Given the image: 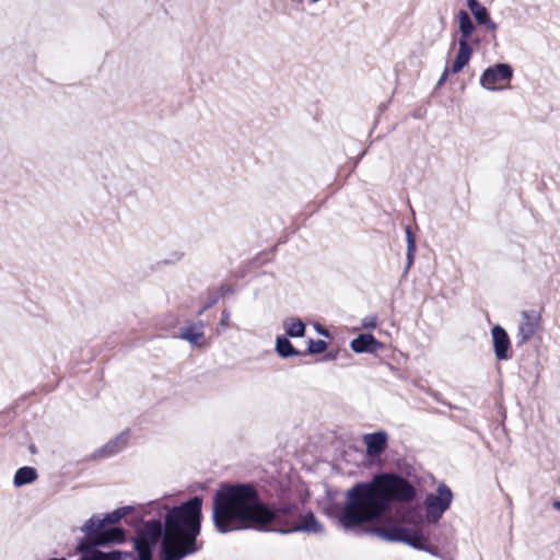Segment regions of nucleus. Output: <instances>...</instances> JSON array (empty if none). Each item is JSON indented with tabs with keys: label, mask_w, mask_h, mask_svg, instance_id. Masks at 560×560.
<instances>
[{
	"label": "nucleus",
	"mask_w": 560,
	"mask_h": 560,
	"mask_svg": "<svg viewBox=\"0 0 560 560\" xmlns=\"http://www.w3.org/2000/svg\"><path fill=\"white\" fill-rule=\"evenodd\" d=\"M416 489L405 478L394 474H380L369 482L354 485L346 492V502L339 515L340 525L354 529L364 524H377L371 529L382 540L402 541L415 548L423 549L422 536L409 533L400 524L406 522L405 514L396 510L395 502H410Z\"/></svg>",
	"instance_id": "nucleus-1"
},
{
	"label": "nucleus",
	"mask_w": 560,
	"mask_h": 560,
	"mask_svg": "<svg viewBox=\"0 0 560 560\" xmlns=\"http://www.w3.org/2000/svg\"><path fill=\"white\" fill-rule=\"evenodd\" d=\"M276 520L273 510L250 483H221L212 499V521L220 534L255 529L269 532Z\"/></svg>",
	"instance_id": "nucleus-2"
},
{
	"label": "nucleus",
	"mask_w": 560,
	"mask_h": 560,
	"mask_svg": "<svg viewBox=\"0 0 560 560\" xmlns=\"http://www.w3.org/2000/svg\"><path fill=\"white\" fill-rule=\"evenodd\" d=\"M201 506L200 497L171 509L163 506L166 513L160 560H183L199 550L197 537L201 529Z\"/></svg>",
	"instance_id": "nucleus-3"
},
{
	"label": "nucleus",
	"mask_w": 560,
	"mask_h": 560,
	"mask_svg": "<svg viewBox=\"0 0 560 560\" xmlns=\"http://www.w3.org/2000/svg\"><path fill=\"white\" fill-rule=\"evenodd\" d=\"M276 520L270 530L281 534L302 532L307 534L324 533L323 525L312 512L301 513L294 504H283L273 510Z\"/></svg>",
	"instance_id": "nucleus-4"
},
{
	"label": "nucleus",
	"mask_w": 560,
	"mask_h": 560,
	"mask_svg": "<svg viewBox=\"0 0 560 560\" xmlns=\"http://www.w3.org/2000/svg\"><path fill=\"white\" fill-rule=\"evenodd\" d=\"M454 18L459 33L458 49L452 65V72L456 74L469 63L474 52L472 45H478L480 39L474 36L476 25L466 10H458Z\"/></svg>",
	"instance_id": "nucleus-5"
},
{
	"label": "nucleus",
	"mask_w": 560,
	"mask_h": 560,
	"mask_svg": "<svg viewBox=\"0 0 560 560\" xmlns=\"http://www.w3.org/2000/svg\"><path fill=\"white\" fill-rule=\"evenodd\" d=\"M164 535V525L159 520H151L143 524V527L135 538V549L138 560H151L152 550L160 537Z\"/></svg>",
	"instance_id": "nucleus-6"
},
{
	"label": "nucleus",
	"mask_w": 560,
	"mask_h": 560,
	"mask_svg": "<svg viewBox=\"0 0 560 560\" xmlns=\"http://www.w3.org/2000/svg\"><path fill=\"white\" fill-rule=\"evenodd\" d=\"M513 78V68L509 63H495L483 70L479 84L488 91H502Z\"/></svg>",
	"instance_id": "nucleus-7"
},
{
	"label": "nucleus",
	"mask_w": 560,
	"mask_h": 560,
	"mask_svg": "<svg viewBox=\"0 0 560 560\" xmlns=\"http://www.w3.org/2000/svg\"><path fill=\"white\" fill-rule=\"evenodd\" d=\"M81 530L92 538L93 546H104L107 544H120L125 540V532L119 527L108 529L100 528L94 517L88 520L81 527Z\"/></svg>",
	"instance_id": "nucleus-8"
},
{
	"label": "nucleus",
	"mask_w": 560,
	"mask_h": 560,
	"mask_svg": "<svg viewBox=\"0 0 560 560\" xmlns=\"http://www.w3.org/2000/svg\"><path fill=\"white\" fill-rule=\"evenodd\" d=\"M452 500L451 489L444 483L439 485L435 493L428 494L424 501L428 520L438 522L450 508Z\"/></svg>",
	"instance_id": "nucleus-9"
},
{
	"label": "nucleus",
	"mask_w": 560,
	"mask_h": 560,
	"mask_svg": "<svg viewBox=\"0 0 560 560\" xmlns=\"http://www.w3.org/2000/svg\"><path fill=\"white\" fill-rule=\"evenodd\" d=\"M541 316L535 310L523 311L517 326L518 345L528 342L540 328Z\"/></svg>",
	"instance_id": "nucleus-10"
},
{
	"label": "nucleus",
	"mask_w": 560,
	"mask_h": 560,
	"mask_svg": "<svg viewBox=\"0 0 560 560\" xmlns=\"http://www.w3.org/2000/svg\"><path fill=\"white\" fill-rule=\"evenodd\" d=\"M494 354L498 360L509 359L510 339L506 331L499 325L491 329Z\"/></svg>",
	"instance_id": "nucleus-11"
},
{
	"label": "nucleus",
	"mask_w": 560,
	"mask_h": 560,
	"mask_svg": "<svg viewBox=\"0 0 560 560\" xmlns=\"http://www.w3.org/2000/svg\"><path fill=\"white\" fill-rule=\"evenodd\" d=\"M203 322L199 320L189 326L183 327L179 330V338L188 341L194 346H203L205 343V334H203Z\"/></svg>",
	"instance_id": "nucleus-12"
},
{
	"label": "nucleus",
	"mask_w": 560,
	"mask_h": 560,
	"mask_svg": "<svg viewBox=\"0 0 560 560\" xmlns=\"http://www.w3.org/2000/svg\"><path fill=\"white\" fill-rule=\"evenodd\" d=\"M363 441L366 446V453L370 456H377L387 446V434L385 432L365 434Z\"/></svg>",
	"instance_id": "nucleus-13"
},
{
	"label": "nucleus",
	"mask_w": 560,
	"mask_h": 560,
	"mask_svg": "<svg viewBox=\"0 0 560 560\" xmlns=\"http://www.w3.org/2000/svg\"><path fill=\"white\" fill-rule=\"evenodd\" d=\"M350 347L354 352L363 353L375 352L382 347V345L373 337V335L361 334L351 341Z\"/></svg>",
	"instance_id": "nucleus-14"
},
{
	"label": "nucleus",
	"mask_w": 560,
	"mask_h": 560,
	"mask_svg": "<svg viewBox=\"0 0 560 560\" xmlns=\"http://www.w3.org/2000/svg\"><path fill=\"white\" fill-rule=\"evenodd\" d=\"M128 442V434L121 433L117 435L115 439L110 440L108 443H106L103 447H101L96 453L95 457H110L113 455H116L120 451L124 450Z\"/></svg>",
	"instance_id": "nucleus-15"
},
{
	"label": "nucleus",
	"mask_w": 560,
	"mask_h": 560,
	"mask_svg": "<svg viewBox=\"0 0 560 560\" xmlns=\"http://www.w3.org/2000/svg\"><path fill=\"white\" fill-rule=\"evenodd\" d=\"M135 508L131 505L121 506L119 509L114 510L110 513H107L103 518L95 520L98 523V529L105 527L106 524H115L120 521L122 517L132 513Z\"/></svg>",
	"instance_id": "nucleus-16"
},
{
	"label": "nucleus",
	"mask_w": 560,
	"mask_h": 560,
	"mask_svg": "<svg viewBox=\"0 0 560 560\" xmlns=\"http://www.w3.org/2000/svg\"><path fill=\"white\" fill-rule=\"evenodd\" d=\"M285 335L291 338H300L305 334V324L298 317H288L283 320Z\"/></svg>",
	"instance_id": "nucleus-17"
},
{
	"label": "nucleus",
	"mask_w": 560,
	"mask_h": 560,
	"mask_svg": "<svg viewBox=\"0 0 560 560\" xmlns=\"http://www.w3.org/2000/svg\"><path fill=\"white\" fill-rule=\"evenodd\" d=\"M37 479V472L33 467H21L16 470L13 479V483L15 487H22L28 483H32Z\"/></svg>",
	"instance_id": "nucleus-18"
},
{
	"label": "nucleus",
	"mask_w": 560,
	"mask_h": 560,
	"mask_svg": "<svg viewBox=\"0 0 560 560\" xmlns=\"http://www.w3.org/2000/svg\"><path fill=\"white\" fill-rule=\"evenodd\" d=\"M122 557H130L132 558L131 553L128 552H120L118 550L110 551V552H103L100 550H94L90 552L89 555L83 556L79 560H121Z\"/></svg>",
	"instance_id": "nucleus-19"
},
{
	"label": "nucleus",
	"mask_w": 560,
	"mask_h": 560,
	"mask_svg": "<svg viewBox=\"0 0 560 560\" xmlns=\"http://www.w3.org/2000/svg\"><path fill=\"white\" fill-rule=\"evenodd\" d=\"M467 7L478 25L483 24L490 18L487 8L482 5L478 0H467Z\"/></svg>",
	"instance_id": "nucleus-20"
},
{
	"label": "nucleus",
	"mask_w": 560,
	"mask_h": 560,
	"mask_svg": "<svg viewBox=\"0 0 560 560\" xmlns=\"http://www.w3.org/2000/svg\"><path fill=\"white\" fill-rule=\"evenodd\" d=\"M276 351L281 358H290L300 354V352L292 346L290 340L283 336L277 337Z\"/></svg>",
	"instance_id": "nucleus-21"
},
{
	"label": "nucleus",
	"mask_w": 560,
	"mask_h": 560,
	"mask_svg": "<svg viewBox=\"0 0 560 560\" xmlns=\"http://www.w3.org/2000/svg\"><path fill=\"white\" fill-rule=\"evenodd\" d=\"M327 349V342L324 340H313L308 341L307 351L312 354L323 353Z\"/></svg>",
	"instance_id": "nucleus-22"
},
{
	"label": "nucleus",
	"mask_w": 560,
	"mask_h": 560,
	"mask_svg": "<svg viewBox=\"0 0 560 560\" xmlns=\"http://www.w3.org/2000/svg\"><path fill=\"white\" fill-rule=\"evenodd\" d=\"M376 316H368L362 319V326L365 329H374L376 327Z\"/></svg>",
	"instance_id": "nucleus-23"
},
{
	"label": "nucleus",
	"mask_w": 560,
	"mask_h": 560,
	"mask_svg": "<svg viewBox=\"0 0 560 560\" xmlns=\"http://www.w3.org/2000/svg\"><path fill=\"white\" fill-rule=\"evenodd\" d=\"M407 248H416V238L409 226L406 228Z\"/></svg>",
	"instance_id": "nucleus-24"
},
{
	"label": "nucleus",
	"mask_w": 560,
	"mask_h": 560,
	"mask_svg": "<svg viewBox=\"0 0 560 560\" xmlns=\"http://www.w3.org/2000/svg\"><path fill=\"white\" fill-rule=\"evenodd\" d=\"M482 25L486 26L487 31L492 33L493 37L495 36V31H497L498 25L495 22H493L491 20V18H489Z\"/></svg>",
	"instance_id": "nucleus-25"
},
{
	"label": "nucleus",
	"mask_w": 560,
	"mask_h": 560,
	"mask_svg": "<svg viewBox=\"0 0 560 560\" xmlns=\"http://www.w3.org/2000/svg\"><path fill=\"white\" fill-rule=\"evenodd\" d=\"M416 248H407V269L412 265L415 259Z\"/></svg>",
	"instance_id": "nucleus-26"
},
{
	"label": "nucleus",
	"mask_w": 560,
	"mask_h": 560,
	"mask_svg": "<svg viewBox=\"0 0 560 560\" xmlns=\"http://www.w3.org/2000/svg\"><path fill=\"white\" fill-rule=\"evenodd\" d=\"M450 73H453V72H452V67H451V68L446 67V68L444 69V71H443V73H442L441 78H440V79H439V81H438V86L442 85V84L445 82V80L447 79V77H448V74H450Z\"/></svg>",
	"instance_id": "nucleus-27"
},
{
	"label": "nucleus",
	"mask_w": 560,
	"mask_h": 560,
	"mask_svg": "<svg viewBox=\"0 0 560 560\" xmlns=\"http://www.w3.org/2000/svg\"><path fill=\"white\" fill-rule=\"evenodd\" d=\"M229 317H230V314H229L226 311H224V312L222 313V318H221V325H222V326H226V325H228V323H229Z\"/></svg>",
	"instance_id": "nucleus-28"
},
{
	"label": "nucleus",
	"mask_w": 560,
	"mask_h": 560,
	"mask_svg": "<svg viewBox=\"0 0 560 560\" xmlns=\"http://www.w3.org/2000/svg\"><path fill=\"white\" fill-rule=\"evenodd\" d=\"M90 548V546L85 542H81L78 547L79 551H85Z\"/></svg>",
	"instance_id": "nucleus-29"
},
{
	"label": "nucleus",
	"mask_w": 560,
	"mask_h": 560,
	"mask_svg": "<svg viewBox=\"0 0 560 560\" xmlns=\"http://www.w3.org/2000/svg\"><path fill=\"white\" fill-rule=\"evenodd\" d=\"M317 331H318L320 335L328 336V331H327V329H325V328L317 327Z\"/></svg>",
	"instance_id": "nucleus-30"
},
{
	"label": "nucleus",
	"mask_w": 560,
	"mask_h": 560,
	"mask_svg": "<svg viewBox=\"0 0 560 560\" xmlns=\"http://www.w3.org/2000/svg\"><path fill=\"white\" fill-rule=\"evenodd\" d=\"M213 303H215V300L213 302H211L210 304L206 305L205 307H202L199 312V314H202L208 307H210Z\"/></svg>",
	"instance_id": "nucleus-31"
},
{
	"label": "nucleus",
	"mask_w": 560,
	"mask_h": 560,
	"mask_svg": "<svg viewBox=\"0 0 560 560\" xmlns=\"http://www.w3.org/2000/svg\"><path fill=\"white\" fill-rule=\"evenodd\" d=\"M552 505L556 510L560 511V501H555Z\"/></svg>",
	"instance_id": "nucleus-32"
},
{
	"label": "nucleus",
	"mask_w": 560,
	"mask_h": 560,
	"mask_svg": "<svg viewBox=\"0 0 560 560\" xmlns=\"http://www.w3.org/2000/svg\"><path fill=\"white\" fill-rule=\"evenodd\" d=\"M289 1H290V2H292V3H296V4H299V3H302V2H303V0H289Z\"/></svg>",
	"instance_id": "nucleus-33"
},
{
	"label": "nucleus",
	"mask_w": 560,
	"mask_h": 560,
	"mask_svg": "<svg viewBox=\"0 0 560 560\" xmlns=\"http://www.w3.org/2000/svg\"><path fill=\"white\" fill-rule=\"evenodd\" d=\"M49 560H66L65 558H52V559H49Z\"/></svg>",
	"instance_id": "nucleus-34"
}]
</instances>
